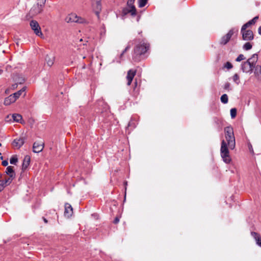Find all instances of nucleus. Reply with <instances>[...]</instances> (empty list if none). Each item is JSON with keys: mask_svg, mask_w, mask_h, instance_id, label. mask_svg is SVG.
<instances>
[{"mask_svg": "<svg viewBox=\"0 0 261 261\" xmlns=\"http://www.w3.org/2000/svg\"><path fill=\"white\" fill-rule=\"evenodd\" d=\"M43 143L35 142L34 143L33 146V152L35 153H39L43 150Z\"/></svg>", "mask_w": 261, "mask_h": 261, "instance_id": "nucleus-13", "label": "nucleus"}, {"mask_svg": "<svg viewBox=\"0 0 261 261\" xmlns=\"http://www.w3.org/2000/svg\"><path fill=\"white\" fill-rule=\"evenodd\" d=\"M12 181L11 179H5V180L2 181V183L0 184L1 185H3L4 186V188L7 186L10 185Z\"/></svg>", "mask_w": 261, "mask_h": 261, "instance_id": "nucleus-25", "label": "nucleus"}, {"mask_svg": "<svg viewBox=\"0 0 261 261\" xmlns=\"http://www.w3.org/2000/svg\"><path fill=\"white\" fill-rule=\"evenodd\" d=\"M17 85H18V84L16 82V83L12 85L11 89L14 90L15 89H16L17 88Z\"/></svg>", "mask_w": 261, "mask_h": 261, "instance_id": "nucleus-38", "label": "nucleus"}, {"mask_svg": "<svg viewBox=\"0 0 261 261\" xmlns=\"http://www.w3.org/2000/svg\"><path fill=\"white\" fill-rule=\"evenodd\" d=\"M128 13H130L132 15L135 16L136 14V9L135 7L130 8L128 7L123 8L122 10V14L123 15H126Z\"/></svg>", "mask_w": 261, "mask_h": 261, "instance_id": "nucleus-10", "label": "nucleus"}, {"mask_svg": "<svg viewBox=\"0 0 261 261\" xmlns=\"http://www.w3.org/2000/svg\"><path fill=\"white\" fill-rule=\"evenodd\" d=\"M253 69H254V73L256 75H259L261 74V66L260 65H254V67H253Z\"/></svg>", "mask_w": 261, "mask_h": 261, "instance_id": "nucleus-21", "label": "nucleus"}, {"mask_svg": "<svg viewBox=\"0 0 261 261\" xmlns=\"http://www.w3.org/2000/svg\"><path fill=\"white\" fill-rule=\"evenodd\" d=\"M0 155H1V159L2 160V163H4V164L8 163V162L7 160L3 159V156L1 155V153H0Z\"/></svg>", "mask_w": 261, "mask_h": 261, "instance_id": "nucleus-39", "label": "nucleus"}, {"mask_svg": "<svg viewBox=\"0 0 261 261\" xmlns=\"http://www.w3.org/2000/svg\"><path fill=\"white\" fill-rule=\"evenodd\" d=\"M234 29H232L229 31L227 34L223 36L220 40V44L222 45L226 44L230 40L231 37L234 34Z\"/></svg>", "mask_w": 261, "mask_h": 261, "instance_id": "nucleus-8", "label": "nucleus"}, {"mask_svg": "<svg viewBox=\"0 0 261 261\" xmlns=\"http://www.w3.org/2000/svg\"><path fill=\"white\" fill-rule=\"evenodd\" d=\"M66 20L67 22H77V23H83L84 22V19L77 16L75 14H71L68 15L66 18Z\"/></svg>", "mask_w": 261, "mask_h": 261, "instance_id": "nucleus-7", "label": "nucleus"}, {"mask_svg": "<svg viewBox=\"0 0 261 261\" xmlns=\"http://www.w3.org/2000/svg\"><path fill=\"white\" fill-rule=\"evenodd\" d=\"M29 164H22V169H26L27 167H28V165H29Z\"/></svg>", "mask_w": 261, "mask_h": 261, "instance_id": "nucleus-42", "label": "nucleus"}, {"mask_svg": "<svg viewBox=\"0 0 261 261\" xmlns=\"http://www.w3.org/2000/svg\"><path fill=\"white\" fill-rule=\"evenodd\" d=\"M221 101L225 104V103H227L228 102V96L226 94H223L221 97Z\"/></svg>", "mask_w": 261, "mask_h": 261, "instance_id": "nucleus-26", "label": "nucleus"}, {"mask_svg": "<svg viewBox=\"0 0 261 261\" xmlns=\"http://www.w3.org/2000/svg\"><path fill=\"white\" fill-rule=\"evenodd\" d=\"M135 0H128L127 2V6L130 8H132L133 7H135L134 4Z\"/></svg>", "mask_w": 261, "mask_h": 261, "instance_id": "nucleus-31", "label": "nucleus"}, {"mask_svg": "<svg viewBox=\"0 0 261 261\" xmlns=\"http://www.w3.org/2000/svg\"><path fill=\"white\" fill-rule=\"evenodd\" d=\"M2 145V144L0 143V146Z\"/></svg>", "mask_w": 261, "mask_h": 261, "instance_id": "nucleus-51", "label": "nucleus"}, {"mask_svg": "<svg viewBox=\"0 0 261 261\" xmlns=\"http://www.w3.org/2000/svg\"><path fill=\"white\" fill-rule=\"evenodd\" d=\"M245 59L244 56L243 54H240L239 56L236 58V61L240 62L243 60Z\"/></svg>", "mask_w": 261, "mask_h": 261, "instance_id": "nucleus-36", "label": "nucleus"}, {"mask_svg": "<svg viewBox=\"0 0 261 261\" xmlns=\"http://www.w3.org/2000/svg\"><path fill=\"white\" fill-rule=\"evenodd\" d=\"M252 44L249 42L245 43L243 46V49L245 50H248L252 48Z\"/></svg>", "mask_w": 261, "mask_h": 261, "instance_id": "nucleus-23", "label": "nucleus"}, {"mask_svg": "<svg viewBox=\"0 0 261 261\" xmlns=\"http://www.w3.org/2000/svg\"><path fill=\"white\" fill-rule=\"evenodd\" d=\"M136 71L135 70L130 69L128 71L126 79H127V85H130L132 82V81L136 74Z\"/></svg>", "mask_w": 261, "mask_h": 261, "instance_id": "nucleus-9", "label": "nucleus"}, {"mask_svg": "<svg viewBox=\"0 0 261 261\" xmlns=\"http://www.w3.org/2000/svg\"><path fill=\"white\" fill-rule=\"evenodd\" d=\"M9 117V115H8V116H7V118H6V119H8ZM6 120L7 121H9V120H8V119H6ZM10 121H11V120H10Z\"/></svg>", "mask_w": 261, "mask_h": 261, "instance_id": "nucleus-47", "label": "nucleus"}, {"mask_svg": "<svg viewBox=\"0 0 261 261\" xmlns=\"http://www.w3.org/2000/svg\"><path fill=\"white\" fill-rule=\"evenodd\" d=\"M11 118L13 119V122H16L22 123L21 121L22 119V117L21 115L18 114H13L11 116Z\"/></svg>", "mask_w": 261, "mask_h": 261, "instance_id": "nucleus-18", "label": "nucleus"}, {"mask_svg": "<svg viewBox=\"0 0 261 261\" xmlns=\"http://www.w3.org/2000/svg\"><path fill=\"white\" fill-rule=\"evenodd\" d=\"M18 161L17 156L16 155H12L10 160V163H16Z\"/></svg>", "mask_w": 261, "mask_h": 261, "instance_id": "nucleus-28", "label": "nucleus"}, {"mask_svg": "<svg viewBox=\"0 0 261 261\" xmlns=\"http://www.w3.org/2000/svg\"><path fill=\"white\" fill-rule=\"evenodd\" d=\"M224 89L228 91H231L232 89L230 87V84L229 83L227 82L224 85Z\"/></svg>", "mask_w": 261, "mask_h": 261, "instance_id": "nucleus-35", "label": "nucleus"}, {"mask_svg": "<svg viewBox=\"0 0 261 261\" xmlns=\"http://www.w3.org/2000/svg\"><path fill=\"white\" fill-rule=\"evenodd\" d=\"M30 26L36 35L38 36H41L42 35V33L41 31V28L37 21L34 20H31L30 22Z\"/></svg>", "mask_w": 261, "mask_h": 261, "instance_id": "nucleus-6", "label": "nucleus"}, {"mask_svg": "<svg viewBox=\"0 0 261 261\" xmlns=\"http://www.w3.org/2000/svg\"><path fill=\"white\" fill-rule=\"evenodd\" d=\"M73 214V210L71 205L69 203L65 204L64 216L67 218H69Z\"/></svg>", "mask_w": 261, "mask_h": 261, "instance_id": "nucleus-12", "label": "nucleus"}, {"mask_svg": "<svg viewBox=\"0 0 261 261\" xmlns=\"http://www.w3.org/2000/svg\"><path fill=\"white\" fill-rule=\"evenodd\" d=\"M4 186L3 185H0V192L3 191L4 190Z\"/></svg>", "mask_w": 261, "mask_h": 261, "instance_id": "nucleus-45", "label": "nucleus"}, {"mask_svg": "<svg viewBox=\"0 0 261 261\" xmlns=\"http://www.w3.org/2000/svg\"><path fill=\"white\" fill-rule=\"evenodd\" d=\"M26 88L25 87H23L21 89L18 91L17 92L13 93L12 95L14 98H16V100L18 99L20 96L22 94V92H24L25 91Z\"/></svg>", "mask_w": 261, "mask_h": 261, "instance_id": "nucleus-20", "label": "nucleus"}, {"mask_svg": "<svg viewBox=\"0 0 261 261\" xmlns=\"http://www.w3.org/2000/svg\"><path fill=\"white\" fill-rule=\"evenodd\" d=\"M136 127V124L134 122H133V121H130L128 124V126L127 127V129L128 130L129 128L130 127L131 129L132 128H134L135 127Z\"/></svg>", "mask_w": 261, "mask_h": 261, "instance_id": "nucleus-33", "label": "nucleus"}, {"mask_svg": "<svg viewBox=\"0 0 261 261\" xmlns=\"http://www.w3.org/2000/svg\"><path fill=\"white\" fill-rule=\"evenodd\" d=\"M251 234L253 239L255 240L256 242V244L261 247V237L260 236L255 232H251Z\"/></svg>", "mask_w": 261, "mask_h": 261, "instance_id": "nucleus-15", "label": "nucleus"}, {"mask_svg": "<svg viewBox=\"0 0 261 261\" xmlns=\"http://www.w3.org/2000/svg\"><path fill=\"white\" fill-rule=\"evenodd\" d=\"M130 48V45L129 44H128L126 47L124 49V50L122 52V53L121 54L120 56V58H122V57L123 56V54L126 52L127 51L129 48Z\"/></svg>", "mask_w": 261, "mask_h": 261, "instance_id": "nucleus-37", "label": "nucleus"}, {"mask_svg": "<svg viewBox=\"0 0 261 261\" xmlns=\"http://www.w3.org/2000/svg\"><path fill=\"white\" fill-rule=\"evenodd\" d=\"M119 219L118 217H116V218H115V219L114 220V223L115 224H117L119 222Z\"/></svg>", "mask_w": 261, "mask_h": 261, "instance_id": "nucleus-41", "label": "nucleus"}, {"mask_svg": "<svg viewBox=\"0 0 261 261\" xmlns=\"http://www.w3.org/2000/svg\"><path fill=\"white\" fill-rule=\"evenodd\" d=\"M16 98H14L12 94L6 97L4 100V105L6 106L10 105L11 103L16 101Z\"/></svg>", "mask_w": 261, "mask_h": 261, "instance_id": "nucleus-16", "label": "nucleus"}, {"mask_svg": "<svg viewBox=\"0 0 261 261\" xmlns=\"http://www.w3.org/2000/svg\"><path fill=\"white\" fill-rule=\"evenodd\" d=\"M224 67L228 69H230L233 67V66L230 62H227L224 64Z\"/></svg>", "mask_w": 261, "mask_h": 261, "instance_id": "nucleus-34", "label": "nucleus"}, {"mask_svg": "<svg viewBox=\"0 0 261 261\" xmlns=\"http://www.w3.org/2000/svg\"><path fill=\"white\" fill-rule=\"evenodd\" d=\"M237 109L236 108H232L230 110V116L232 118H234L237 115Z\"/></svg>", "mask_w": 261, "mask_h": 261, "instance_id": "nucleus-30", "label": "nucleus"}, {"mask_svg": "<svg viewBox=\"0 0 261 261\" xmlns=\"http://www.w3.org/2000/svg\"><path fill=\"white\" fill-rule=\"evenodd\" d=\"M3 72V70L0 69V74H1Z\"/></svg>", "mask_w": 261, "mask_h": 261, "instance_id": "nucleus-48", "label": "nucleus"}, {"mask_svg": "<svg viewBox=\"0 0 261 261\" xmlns=\"http://www.w3.org/2000/svg\"><path fill=\"white\" fill-rule=\"evenodd\" d=\"M149 44L143 42L137 45L132 55L133 60L135 62H139L141 60L142 56L144 55L149 49Z\"/></svg>", "mask_w": 261, "mask_h": 261, "instance_id": "nucleus-2", "label": "nucleus"}, {"mask_svg": "<svg viewBox=\"0 0 261 261\" xmlns=\"http://www.w3.org/2000/svg\"><path fill=\"white\" fill-rule=\"evenodd\" d=\"M92 7L98 18L101 10V0H92Z\"/></svg>", "mask_w": 261, "mask_h": 261, "instance_id": "nucleus-5", "label": "nucleus"}, {"mask_svg": "<svg viewBox=\"0 0 261 261\" xmlns=\"http://www.w3.org/2000/svg\"><path fill=\"white\" fill-rule=\"evenodd\" d=\"M30 161H31L30 156H29L28 155H26L24 156V157L23 159L22 163H30Z\"/></svg>", "mask_w": 261, "mask_h": 261, "instance_id": "nucleus-32", "label": "nucleus"}, {"mask_svg": "<svg viewBox=\"0 0 261 261\" xmlns=\"http://www.w3.org/2000/svg\"><path fill=\"white\" fill-rule=\"evenodd\" d=\"M13 79L14 81L18 84H22L25 82V79L19 74L15 75Z\"/></svg>", "mask_w": 261, "mask_h": 261, "instance_id": "nucleus-17", "label": "nucleus"}, {"mask_svg": "<svg viewBox=\"0 0 261 261\" xmlns=\"http://www.w3.org/2000/svg\"><path fill=\"white\" fill-rule=\"evenodd\" d=\"M83 41V39H80V41Z\"/></svg>", "mask_w": 261, "mask_h": 261, "instance_id": "nucleus-50", "label": "nucleus"}, {"mask_svg": "<svg viewBox=\"0 0 261 261\" xmlns=\"http://www.w3.org/2000/svg\"><path fill=\"white\" fill-rule=\"evenodd\" d=\"M6 173L9 176V177L8 178L11 179V181L15 177V173L12 166H8L6 168Z\"/></svg>", "mask_w": 261, "mask_h": 261, "instance_id": "nucleus-14", "label": "nucleus"}, {"mask_svg": "<svg viewBox=\"0 0 261 261\" xmlns=\"http://www.w3.org/2000/svg\"><path fill=\"white\" fill-rule=\"evenodd\" d=\"M43 220H44L45 223H47V220L45 218H43Z\"/></svg>", "mask_w": 261, "mask_h": 261, "instance_id": "nucleus-46", "label": "nucleus"}, {"mask_svg": "<svg viewBox=\"0 0 261 261\" xmlns=\"http://www.w3.org/2000/svg\"><path fill=\"white\" fill-rule=\"evenodd\" d=\"M258 19V16H255L252 19H251V20H253V23H255Z\"/></svg>", "mask_w": 261, "mask_h": 261, "instance_id": "nucleus-40", "label": "nucleus"}, {"mask_svg": "<svg viewBox=\"0 0 261 261\" xmlns=\"http://www.w3.org/2000/svg\"><path fill=\"white\" fill-rule=\"evenodd\" d=\"M46 63L49 66H51L54 64V57L50 58L48 56H47L45 58Z\"/></svg>", "mask_w": 261, "mask_h": 261, "instance_id": "nucleus-24", "label": "nucleus"}, {"mask_svg": "<svg viewBox=\"0 0 261 261\" xmlns=\"http://www.w3.org/2000/svg\"><path fill=\"white\" fill-rule=\"evenodd\" d=\"M232 80L237 85H239L240 83V76L237 73H235L232 77Z\"/></svg>", "mask_w": 261, "mask_h": 261, "instance_id": "nucleus-22", "label": "nucleus"}, {"mask_svg": "<svg viewBox=\"0 0 261 261\" xmlns=\"http://www.w3.org/2000/svg\"><path fill=\"white\" fill-rule=\"evenodd\" d=\"M258 60V55L257 54L252 55L251 58H249L247 61L242 63L241 69L243 72L251 73L253 70V67Z\"/></svg>", "mask_w": 261, "mask_h": 261, "instance_id": "nucleus-3", "label": "nucleus"}, {"mask_svg": "<svg viewBox=\"0 0 261 261\" xmlns=\"http://www.w3.org/2000/svg\"><path fill=\"white\" fill-rule=\"evenodd\" d=\"M226 140H222L221 147V155L223 161L226 163L229 161L228 148L233 149L235 147L236 142L233 128L230 126L224 128Z\"/></svg>", "mask_w": 261, "mask_h": 261, "instance_id": "nucleus-1", "label": "nucleus"}, {"mask_svg": "<svg viewBox=\"0 0 261 261\" xmlns=\"http://www.w3.org/2000/svg\"><path fill=\"white\" fill-rule=\"evenodd\" d=\"M124 185L125 187V190H126V186L127 185V182L126 181H124Z\"/></svg>", "mask_w": 261, "mask_h": 261, "instance_id": "nucleus-44", "label": "nucleus"}, {"mask_svg": "<svg viewBox=\"0 0 261 261\" xmlns=\"http://www.w3.org/2000/svg\"><path fill=\"white\" fill-rule=\"evenodd\" d=\"M24 142V138L20 137L19 138H16L12 142V145L14 147L19 148L21 146L23 145Z\"/></svg>", "mask_w": 261, "mask_h": 261, "instance_id": "nucleus-11", "label": "nucleus"}, {"mask_svg": "<svg viewBox=\"0 0 261 261\" xmlns=\"http://www.w3.org/2000/svg\"><path fill=\"white\" fill-rule=\"evenodd\" d=\"M3 165L4 166H7L8 164H3Z\"/></svg>", "mask_w": 261, "mask_h": 261, "instance_id": "nucleus-49", "label": "nucleus"}, {"mask_svg": "<svg viewBox=\"0 0 261 261\" xmlns=\"http://www.w3.org/2000/svg\"><path fill=\"white\" fill-rule=\"evenodd\" d=\"M147 3V1L145 0H138L139 7L140 8H142L146 5Z\"/></svg>", "mask_w": 261, "mask_h": 261, "instance_id": "nucleus-29", "label": "nucleus"}, {"mask_svg": "<svg viewBox=\"0 0 261 261\" xmlns=\"http://www.w3.org/2000/svg\"><path fill=\"white\" fill-rule=\"evenodd\" d=\"M258 34L261 35V26L259 27L258 29Z\"/></svg>", "mask_w": 261, "mask_h": 261, "instance_id": "nucleus-43", "label": "nucleus"}, {"mask_svg": "<svg viewBox=\"0 0 261 261\" xmlns=\"http://www.w3.org/2000/svg\"><path fill=\"white\" fill-rule=\"evenodd\" d=\"M46 0H38L37 5L38 7V12L40 13L42 11V7L44 6Z\"/></svg>", "mask_w": 261, "mask_h": 261, "instance_id": "nucleus-19", "label": "nucleus"}, {"mask_svg": "<svg viewBox=\"0 0 261 261\" xmlns=\"http://www.w3.org/2000/svg\"><path fill=\"white\" fill-rule=\"evenodd\" d=\"M254 24L253 23V20H249V21H248L247 23H246L245 24H244L242 27V28H243V30H246V29H247L248 27H249V26H250L252 24Z\"/></svg>", "mask_w": 261, "mask_h": 261, "instance_id": "nucleus-27", "label": "nucleus"}, {"mask_svg": "<svg viewBox=\"0 0 261 261\" xmlns=\"http://www.w3.org/2000/svg\"><path fill=\"white\" fill-rule=\"evenodd\" d=\"M241 33L242 35V39L245 41H251L254 39V35L253 32L250 30H243V28L241 29Z\"/></svg>", "mask_w": 261, "mask_h": 261, "instance_id": "nucleus-4", "label": "nucleus"}]
</instances>
